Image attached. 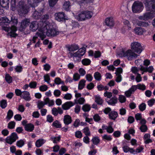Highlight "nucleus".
<instances>
[{"label": "nucleus", "instance_id": "f257e3e1", "mask_svg": "<svg viewBox=\"0 0 155 155\" xmlns=\"http://www.w3.org/2000/svg\"><path fill=\"white\" fill-rule=\"evenodd\" d=\"M40 24L42 25L43 27L39 29V31L36 33L35 36L33 37L31 40L33 43L36 42L38 37H39L41 40H43L46 38V35L48 37H55L59 34V31L58 30L51 27V25L49 22H40Z\"/></svg>", "mask_w": 155, "mask_h": 155}, {"label": "nucleus", "instance_id": "f03ea898", "mask_svg": "<svg viewBox=\"0 0 155 155\" xmlns=\"http://www.w3.org/2000/svg\"><path fill=\"white\" fill-rule=\"evenodd\" d=\"M10 22L12 25V27L5 28L4 30L8 32V34L11 37H15L17 35L15 33V32L17 30V28L15 26L18 23L17 18L15 16H12L11 17Z\"/></svg>", "mask_w": 155, "mask_h": 155}, {"label": "nucleus", "instance_id": "7ed1b4c3", "mask_svg": "<svg viewBox=\"0 0 155 155\" xmlns=\"http://www.w3.org/2000/svg\"><path fill=\"white\" fill-rule=\"evenodd\" d=\"M28 7L24 2L21 1L19 2L17 7L18 14L21 15L22 14L27 13L28 11Z\"/></svg>", "mask_w": 155, "mask_h": 155}, {"label": "nucleus", "instance_id": "20e7f679", "mask_svg": "<svg viewBox=\"0 0 155 155\" xmlns=\"http://www.w3.org/2000/svg\"><path fill=\"white\" fill-rule=\"evenodd\" d=\"M122 54L121 57H126L129 60H132L136 58L138 56L137 54L133 52L130 49H129L126 51H122Z\"/></svg>", "mask_w": 155, "mask_h": 155}, {"label": "nucleus", "instance_id": "39448f33", "mask_svg": "<svg viewBox=\"0 0 155 155\" xmlns=\"http://www.w3.org/2000/svg\"><path fill=\"white\" fill-rule=\"evenodd\" d=\"M86 51V48H82L78 49V51L74 53L69 52L68 53V56L69 57L80 58L85 54Z\"/></svg>", "mask_w": 155, "mask_h": 155}, {"label": "nucleus", "instance_id": "423d86ee", "mask_svg": "<svg viewBox=\"0 0 155 155\" xmlns=\"http://www.w3.org/2000/svg\"><path fill=\"white\" fill-rule=\"evenodd\" d=\"M131 49L136 52L140 54L143 50L141 44L138 42H134L130 45Z\"/></svg>", "mask_w": 155, "mask_h": 155}, {"label": "nucleus", "instance_id": "0eeeda50", "mask_svg": "<svg viewBox=\"0 0 155 155\" xmlns=\"http://www.w3.org/2000/svg\"><path fill=\"white\" fill-rule=\"evenodd\" d=\"M143 8L142 3L139 1H136L132 5V10L134 13L139 12L142 11Z\"/></svg>", "mask_w": 155, "mask_h": 155}, {"label": "nucleus", "instance_id": "6e6552de", "mask_svg": "<svg viewBox=\"0 0 155 155\" xmlns=\"http://www.w3.org/2000/svg\"><path fill=\"white\" fill-rule=\"evenodd\" d=\"M144 4L147 10L155 11V0H145Z\"/></svg>", "mask_w": 155, "mask_h": 155}, {"label": "nucleus", "instance_id": "1a4fd4ad", "mask_svg": "<svg viewBox=\"0 0 155 155\" xmlns=\"http://www.w3.org/2000/svg\"><path fill=\"white\" fill-rule=\"evenodd\" d=\"M41 22L40 21L38 23L36 21H34L31 22L29 26L30 29L32 31H34L38 29V31L36 33L39 31V29L41 28L42 27V25L40 24V22Z\"/></svg>", "mask_w": 155, "mask_h": 155}, {"label": "nucleus", "instance_id": "9d476101", "mask_svg": "<svg viewBox=\"0 0 155 155\" xmlns=\"http://www.w3.org/2000/svg\"><path fill=\"white\" fill-rule=\"evenodd\" d=\"M18 138L17 134L15 133H12L11 135L7 137L5 141L7 143L11 145Z\"/></svg>", "mask_w": 155, "mask_h": 155}, {"label": "nucleus", "instance_id": "9b49d317", "mask_svg": "<svg viewBox=\"0 0 155 155\" xmlns=\"http://www.w3.org/2000/svg\"><path fill=\"white\" fill-rule=\"evenodd\" d=\"M30 23V20L28 18H25L22 20L21 22L19 28L20 31H24L26 28L29 25Z\"/></svg>", "mask_w": 155, "mask_h": 155}, {"label": "nucleus", "instance_id": "f8f14e48", "mask_svg": "<svg viewBox=\"0 0 155 155\" xmlns=\"http://www.w3.org/2000/svg\"><path fill=\"white\" fill-rule=\"evenodd\" d=\"M9 0H0V11L2 13L3 10L1 8L2 7L6 9L9 8Z\"/></svg>", "mask_w": 155, "mask_h": 155}, {"label": "nucleus", "instance_id": "ddd939ff", "mask_svg": "<svg viewBox=\"0 0 155 155\" xmlns=\"http://www.w3.org/2000/svg\"><path fill=\"white\" fill-rule=\"evenodd\" d=\"M54 16L56 20L59 21L67 19L64 13L63 12L56 13L55 14Z\"/></svg>", "mask_w": 155, "mask_h": 155}, {"label": "nucleus", "instance_id": "4468645a", "mask_svg": "<svg viewBox=\"0 0 155 155\" xmlns=\"http://www.w3.org/2000/svg\"><path fill=\"white\" fill-rule=\"evenodd\" d=\"M21 97L27 101H29L31 100V98L30 96V94L27 91H22V93Z\"/></svg>", "mask_w": 155, "mask_h": 155}, {"label": "nucleus", "instance_id": "2eb2a0df", "mask_svg": "<svg viewBox=\"0 0 155 155\" xmlns=\"http://www.w3.org/2000/svg\"><path fill=\"white\" fill-rule=\"evenodd\" d=\"M52 114L54 116H57L58 114H61L63 113V110L62 109L58 107L57 108L55 107L53 108L51 110Z\"/></svg>", "mask_w": 155, "mask_h": 155}, {"label": "nucleus", "instance_id": "dca6fc26", "mask_svg": "<svg viewBox=\"0 0 155 155\" xmlns=\"http://www.w3.org/2000/svg\"><path fill=\"white\" fill-rule=\"evenodd\" d=\"M153 17L152 13L147 12L144 14L143 15L140 16L139 18L141 20H147L149 19L152 18Z\"/></svg>", "mask_w": 155, "mask_h": 155}, {"label": "nucleus", "instance_id": "f3484780", "mask_svg": "<svg viewBox=\"0 0 155 155\" xmlns=\"http://www.w3.org/2000/svg\"><path fill=\"white\" fill-rule=\"evenodd\" d=\"M74 105V104L71 101L66 102L62 105V107L64 110L69 109L71 107Z\"/></svg>", "mask_w": 155, "mask_h": 155}, {"label": "nucleus", "instance_id": "a211bd4d", "mask_svg": "<svg viewBox=\"0 0 155 155\" xmlns=\"http://www.w3.org/2000/svg\"><path fill=\"white\" fill-rule=\"evenodd\" d=\"M10 23V21L7 17L2 18V19H0V25L5 27L4 25H8Z\"/></svg>", "mask_w": 155, "mask_h": 155}, {"label": "nucleus", "instance_id": "6ab92c4d", "mask_svg": "<svg viewBox=\"0 0 155 155\" xmlns=\"http://www.w3.org/2000/svg\"><path fill=\"white\" fill-rule=\"evenodd\" d=\"M71 117L69 115H66L64 117L63 122L65 125H68L72 122Z\"/></svg>", "mask_w": 155, "mask_h": 155}, {"label": "nucleus", "instance_id": "aec40b11", "mask_svg": "<svg viewBox=\"0 0 155 155\" xmlns=\"http://www.w3.org/2000/svg\"><path fill=\"white\" fill-rule=\"evenodd\" d=\"M84 11L81 12L76 17L79 21H84L86 20Z\"/></svg>", "mask_w": 155, "mask_h": 155}, {"label": "nucleus", "instance_id": "412c9836", "mask_svg": "<svg viewBox=\"0 0 155 155\" xmlns=\"http://www.w3.org/2000/svg\"><path fill=\"white\" fill-rule=\"evenodd\" d=\"M136 90V86L133 85L128 90L125 92V94L127 97H129L131 96L132 94Z\"/></svg>", "mask_w": 155, "mask_h": 155}, {"label": "nucleus", "instance_id": "4be33fe9", "mask_svg": "<svg viewBox=\"0 0 155 155\" xmlns=\"http://www.w3.org/2000/svg\"><path fill=\"white\" fill-rule=\"evenodd\" d=\"M108 116L109 117L110 119L115 120L117 117L118 114L117 112L115 111H112L110 112Z\"/></svg>", "mask_w": 155, "mask_h": 155}, {"label": "nucleus", "instance_id": "5701e85b", "mask_svg": "<svg viewBox=\"0 0 155 155\" xmlns=\"http://www.w3.org/2000/svg\"><path fill=\"white\" fill-rule=\"evenodd\" d=\"M134 31L135 33L138 35H141L143 33L145 32L146 31V30L144 29L138 27H136L135 28Z\"/></svg>", "mask_w": 155, "mask_h": 155}, {"label": "nucleus", "instance_id": "b1692460", "mask_svg": "<svg viewBox=\"0 0 155 155\" xmlns=\"http://www.w3.org/2000/svg\"><path fill=\"white\" fill-rule=\"evenodd\" d=\"M68 50L69 51H75L79 49V47L77 45L73 44L71 45H68L66 46Z\"/></svg>", "mask_w": 155, "mask_h": 155}, {"label": "nucleus", "instance_id": "393cba45", "mask_svg": "<svg viewBox=\"0 0 155 155\" xmlns=\"http://www.w3.org/2000/svg\"><path fill=\"white\" fill-rule=\"evenodd\" d=\"M94 101L95 102L99 105H102L104 102L103 99L98 95L94 96Z\"/></svg>", "mask_w": 155, "mask_h": 155}, {"label": "nucleus", "instance_id": "a878e982", "mask_svg": "<svg viewBox=\"0 0 155 155\" xmlns=\"http://www.w3.org/2000/svg\"><path fill=\"white\" fill-rule=\"evenodd\" d=\"M105 23L106 25L109 27H112L114 25V22L112 18H106Z\"/></svg>", "mask_w": 155, "mask_h": 155}, {"label": "nucleus", "instance_id": "bb28decb", "mask_svg": "<svg viewBox=\"0 0 155 155\" xmlns=\"http://www.w3.org/2000/svg\"><path fill=\"white\" fill-rule=\"evenodd\" d=\"M24 128L25 130L28 132H31L34 129V126L32 124L28 123L25 126Z\"/></svg>", "mask_w": 155, "mask_h": 155}, {"label": "nucleus", "instance_id": "cd10ccee", "mask_svg": "<svg viewBox=\"0 0 155 155\" xmlns=\"http://www.w3.org/2000/svg\"><path fill=\"white\" fill-rule=\"evenodd\" d=\"M41 0H28V3L32 7L37 6V3Z\"/></svg>", "mask_w": 155, "mask_h": 155}, {"label": "nucleus", "instance_id": "c85d7f7f", "mask_svg": "<svg viewBox=\"0 0 155 155\" xmlns=\"http://www.w3.org/2000/svg\"><path fill=\"white\" fill-rule=\"evenodd\" d=\"M107 102L109 104L114 105L117 103V98L116 97H113Z\"/></svg>", "mask_w": 155, "mask_h": 155}, {"label": "nucleus", "instance_id": "c756f323", "mask_svg": "<svg viewBox=\"0 0 155 155\" xmlns=\"http://www.w3.org/2000/svg\"><path fill=\"white\" fill-rule=\"evenodd\" d=\"M45 142V140L42 139L38 140L35 143V145L38 147H41Z\"/></svg>", "mask_w": 155, "mask_h": 155}, {"label": "nucleus", "instance_id": "7c9ffc66", "mask_svg": "<svg viewBox=\"0 0 155 155\" xmlns=\"http://www.w3.org/2000/svg\"><path fill=\"white\" fill-rule=\"evenodd\" d=\"M71 6L70 2L69 1H66L64 3L63 5V8L65 10L68 11L70 10Z\"/></svg>", "mask_w": 155, "mask_h": 155}, {"label": "nucleus", "instance_id": "2f4dec72", "mask_svg": "<svg viewBox=\"0 0 155 155\" xmlns=\"http://www.w3.org/2000/svg\"><path fill=\"white\" fill-rule=\"evenodd\" d=\"M86 81L84 79L81 80L79 83L78 89L79 90H82L85 86V83Z\"/></svg>", "mask_w": 155, "mask_h": 155}, {"label": "nucleus", "instance_id": "473e14b6", "mask_svg": "<svg viewBox=\"0 0 155 155\" xmlns=\"http://www.w3.org/2000/svg\"><path fill=\"white\" fill-rule=\"evenodd\" d=\"M41 15V12H38L35 10L33 13V17L35 19H38L40 18Z\"/></svg>", "mask_w": 155, "mask_h": 155}, {"label": "nucleus", "instance_id": "72a5a7b5", "mask_svg": "<svg viewBox=\"0 0 155 155\" xmlns=\"http://www.w3.org/2000/svg\"><path fill=\"white\" fill-rule=\"evenodd\" d=\"M46 102V104H48L49 107L53 105L54 104V102L53 100H50L48 97L45 98L44 100Z\"/></svg>", "mask_w": 155, "mask_h": 155}, {"label": "nucleus", "instance_id": "f704fd0d", "mask_svg": "<svg viewBox=\"0 0 155 155\" xmlns=\"http://www.w3.org/2000/svg\"><path fill=\"white\" fill-rule=\"evenodd\" d=\"M84 12L85 13V14L86 15V20L91 18L93 15V12L90 11H84Z\"/></svg>", "mask_w": 155, "mask_h": 155}, {"label": "nucleus", "instance_id": "c9c22d12", "mask_svg": "<svg viewBox=\"0 0 155 155\" xmlns=\"http://www.w3.org/2000/svg\"><path fill=\"white\" fill-rule=\"evenodd\" d=\"M13 115V112L11 110H9L7 114V116L6 118L7 120V121H9L10 119L12 117Z\"/></svg>", "mask_w": 155, "mask_h": 155}, {"label": "nucleus", "instance_id": "e433bc0d", "mask_svg": "<svg viewBox=\"0 0 155 155\" xmlns=\"http://www.w3.org/2000/svg\"><path fill=\"white\" fill-rule=\"evenodd\" d=\"M61 137L60 136L58 137H51V140L54 143H57L60 140Z\"/></svg>", "mask_w": 155, "mask_h": 155}, {"label": "nucleus", "instance_id": "4c0bfd02", "mask_svg": "<svg viewBox=\"0 0 155 155\" xmlns=\"http://www.w3.org/2000/svg\"><path fill=\"white\" fill-rule=\"evenodd\" d=\"M94 77L95 79L97 81H100L101 79V74L98 72H96L94 73Z\"/></svg>", "mask_w": 155, "mask_h": 155}, {"label": "nucleus", "instance_id": "58836bf2", "mask_svg": "<svg viewBox=\"0 0 155 155\" xmlns=\"http://www.w3.org/2000/svg\"><path fill=\"white\" fill-rule=\"evenodd\" d=\"M81 63L84 65L87 66L90 64L91 61L89 59L84 58L82 60Z\"/></svg>", "mask_w": 155, "mask_h": 155}, {"label": "nucleus", "instance_id": "ea45409f", "mask_svg": "<svg viewBox=\"0 0 155 155\" xmlns=\"http://www.w3.org/2000/svg\"><path fill=\"white\" fill-rule=\"evenodd\" d=\"M25 142L23 140H20L16 142V145L19 147H21L24 145Z\"/></svg>", "mask_w": 155, "mask_h": 155}, {"label": "nucleus", "instance_id": "a19ab883", "mask_svg": "<svg viewBox=\"0 0 155 155\" xmlns=\"http://www.w3.org/2000/svg\"><path fill=\"white\" fill-rule=\"evenodd\" d=\"M135 86L136 87V90L138 88L139 89L143 91L144 90L146 89V86L144 84H138L137 85Z\"/></svg>", "mask_w": 155, "mask_h": 155}, {"label": "nucleus", "instance_id": "79ce46f5", "mask_svg": "<svg viewBox=\"0 0 155 155\" xmlns=\"http://www.w3.org/2000/svg\"><path fill=\"white\" fill-rule=\"evenodd\" d=\"M5 79L8 83H10L12 81V78L8 74H5Z\"/></svg>", "mask_w": 155, "mask_h": 155}, {"label": "nucleus", "instance_id": "37998d69", "mask_svg": "<svg viewBox=\"0 0 155 155\" xmlns=\"http://www.w3.org/2000/svg\"><path fill=\"white\" fill-rule=\"evenodd\" d=\"M91 141L95 145H97L100 142V140L97 137H93Z\"/></svg>", "mask_w": 155, "mask_h": 155}, {"label": "nucleus", "instance_id": "c03bdc74", "mask_svg": "<svg viewBox=\"0 0 155 155\" xmlns=\"http://www.w3.org/2000/svg\"><path fill=\"white\" fill-rule=\"evenodd\" d=\"M46 102L42 101H38V107L39 109H40L43 108L45 105H46Z\"/></svg>", "mask_w": 155, "mask_h": 155}, {"label": "nucleus", "instance_id": "a18cd8bd", "mask_svg": "<svg viewBox=\"0 0 155 155\" xmlns=\"http://www.w3.org/2000/svg\"><path fill=\"white\" fill-rule=\"evenodd\" d=\"M58 0H48L50 7H53L57 3Z\"/></svg>", "mask_w": 155, "mask_h": 155}, {"label": "nucleus", "instance_id": "49530a36", "mask_svg": "<svg viewBox=\"0 0 155 155\" xmlns=\"http://www.w3.org/2000/svg\"><path fill=\"white\" fill-rule=\"evenodd\" d=\"M137 24L138 26L144 27H147L149 25L148 22L141 21H138L137 23Z\"/></svg>", "mask_w": 155, "mask_h": 155}, {"label": "nucleus", "instance_id": "de8ad7c7", "mask_svg": "<svg viewBox=\"0 0 155 155\" xmlns=\"http://www.w3.org/2000/svg\"><path fill=\"white\" fill-rule=\"evenodd\" d=\"M53 126L57 128H60L61 127V124L58 120H56L53 123Z\"/></svg>", "mask_w": 155, "mask_h": 155}, {"label": "nucleus", "instance_id": "09e8293b", "mask_svg": "<svg viewBox=\"0 0 155 155\" xmlns=\"http://www.w3.org/2000/svg\"><path fill=\"white\" fill-rule=\"evenodd\" d=\"M82 109L84 112H88L91 109V107L90 105L87 104H86L83 106L82 107Z\"/></svg>", "mask_w": 155, "mask_h": 155}, {"label": "nucleus", "instance_id": "8fccbe9b", "mask_svg": "<svg viewBox=\"0 0 155 155\" xmlns=\"http://www.w3.org/2000/svg\"><path fill=\"white\" fill-rule=\"evenodd\" d=\"M94 0H79L78 2L79 4L82 3L88 4L92 2Z\"/></svg>", "mask_w": 155, "mask_h": 155}, {"label": "nucleus", "instance_id": "3c124183", "mask_svg": "<svg viewBox=\"0 0 155 155\" xmlns=\"http://www.w3.org/2000/svg\"><path fill=\"white\" fill-rule=\"evenodd\" d=\"M83 132L86 136H90L91 135V133L89 130V129L88 127H86L83 129Z\"/></svg>", "mask_w": 155, "mask_h": 155}, {"label": "nucleus", "instance_id": "603ef678", "mask_svg": "<svg viewBox=\"0 0 155 155\" xmlns=\"http://www.w3.org/2000/svg\"><path fill=\"white\" fill-rule=\"evenodd\" d=\"M139 129L141 132H145L148 130V127L146 125H141Z\"/></svg>", "mask_w": 155, "mask_h": 155}, {"label": "nucleus", "instance_id": "864d4df0", "mask_svg": "<svg viewBox=\"0 0 155 155\" xmlns=\"http://www.w3.org/2000/svg\"><path fill=\"white\" fill-rule=\"evenodd\" d=\"M118 100L121 103H123L126 101V98L124 96L120 95H119Z\"/></svg>", "mask_w": 155, "mask_h": 155}, {"label": "nucleus", "instance_id": "5fc2aeb1", "mask_svg": "<svg viewBox=\"0 0 155 155\" xmlns=\"http://www.w3.org/2000/svg\"><path fill=\"white\" fill-rule=\"evenodd\" d=\"M146 104L144 103H142L139 106V110L142 111H143L146 108Z\"/></svg>", "mask_w": 155, "mask_h": 155}, {"label": "nucleus", "instance_id": "6e6d98bb", "mask_svg": "<svg viewBox=\"0 0 155 155\" xmlns=\"http://www.w3.org/2000/svg\"><path fill=\"white\" fill-rule=\"evenodd\" d=\"M102 138L104 140L109 141H110L112 140V138L111 136L107 134H104L102 137Z\"/></svg>", "mask_w": 155, "mask_h": 155}, {"label": "nucleus", "instance_id": "4d7b16f0", "mask_svg": "<svg viewBox=\"0 0 155 155\" xmlns=\"http://www.w3.org/2000/svg\"><path fill=\"white\" fill-rule=\"evenodd\" d=\"M7 105V101L5 100H2L0 102V106L2 108H5Z\"/></svg>", "mask_w": 155, "mask_h": 155}, {"label": "nucleus", "instance_id": "13d9d810", "mask_svg": "<svg viewBox=\"0 0 155 155\" xmlns=\"http://www.w3.org/2000/svg\"><path fill=\"white\" fill-rule=\"evenodd\" d=\"M72 95L70 93H67L65 94L63 98L67 100H70L72 98Z\"/></svg>", "mask_w": 155, "mask_h": 155}, {"label": "nucleus", "instance_id": "bf43d9fd", "mask_svg": "<svg viewBox=\"0 0 155 155\" xmlns=\"http://www.w3.org/2000/svg\"><path fill=\"white\" fill-rule=\"evenodd\" d=\"M15 123L14 121L10 122L8 125V127L10 129H13L15 127Z\"/></svg>", "mask_w": 155, "mask_h": 155}, {"label": "nucleus", "instance_id": "052dcab7", "mask_svg": "<svg viewBox=\"0 0 155 155\" xmlns=\"http://www.w3.org/2000/svg\"><path fill=\"white\" fill-rule=\"evenodd\" d=\"M155 103V99H152L149 100L147 101V104L149 107H152Z\"/></svg>", "mask_w": 155, "mask_h": 155}, {"label": "nucleus", "instance_id": "680f3d73", "mask_svg": "<svg viewBox=\"0 0 155 155\" xmlns=\"http://www.w3.org/2000/svg\"><path fill=\"white\" fill-rule=\"evenodd\" d=\"M117 77L115 79V81L117 83L120 82L122 79V77L120 74H116Z\"/></svg>", "mask_w": 155, "mask_h": 155}, {"label": "nucleus", "instance_id": "e2e57ef3", "mask_svg": "<svg viewBox=\"0 0 155 155\" xmlns=\"http://www.w3.org/2000/svg\"><path fill=\"white\" fill-rule=\"evenodd\" d=\"M82 136V133L80 131H77L75 132V136L77 138H81Z\"/></svg>", "mask_w": 155, "mask_h": 155}, {"label": "nucleus", "instance_id": "0e129e2a", "mask_svg": "<svg viewBox=\"0 0 155 155\" xmlns=\"http://www.w3.org/2000/svg\"><path fill=\"white\" fill-rule=\"evenodd\" d=\"M80 78V76L78 73H75L73 77V79L75 81H78Z\"/></svg>", "mask_w": 155, "mask_h": 155}, {"label": "nucleus", "instance_id": "69168bd1", "mask_svg": "<svg viewBox=\"0 0 155 155\" xmlns=\"http://www.w3.org/2000/svg\"><path fill=\"white\" fill-rule=\"evenodd\" d=\"M37 84L36 82L32 81L29 84V87L31 88H35L36 87Z\"/></svg>", "mask_w": 155, "mask_h": 155}, {"label": "nucleus", "instance_id": "338daca9", "mask_svg": "<svg viewBox=\"0 0 155 155\" xmlns=\"http://www.w3.org/2000/svg\"><path fill=\"white\" fill-rule=\"evenodd\" d=\"M48 87L46 85H41L39 87V90L41 91H45L47 90Z\"/></svg>", "mask_w": 155, "mask_h": 155}, {"label": "nucleus", "instance_id": "774afa93", "mask_svg": "<svg viewBox=\"0 0 155 155\" xmlns=\"http://www.w3.org/2000/svg\"><path fill=\"white\" fill-rule=\"evenodd\" d=\"M44 78L45 81L47 82L48 84H50L49 81L50 80V78L48 75V74H47L45 75Z\"/></svg>", "mask_w": 155, "mask_h": 155}]
</instances>
